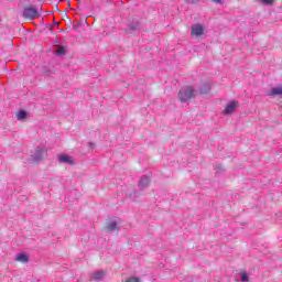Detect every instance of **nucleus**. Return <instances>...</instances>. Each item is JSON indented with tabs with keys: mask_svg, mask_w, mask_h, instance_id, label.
Wrapping results in <instances>:
<instances>
[{
	"mask_svg": "<svg viewBox=\"0 0 282 282\" xmlns=\"http://www.w3.org/2000/svg\"><path fill=\"white\" fill-rule=\"evenodd\" d=\"M192 98H195V89L193 86H185L178 93V99L181 102H188Z\"/></svg>",
	"mask_w": 282,
	"mask_h": 282,
	"instance_id": "nucleus-1",
	"label": "nucleus"
},
{
	"mask_svg": "<svg viewBox=\"0 0 282 282\" xmlns=\"http://www.w3.org/2000/svg\"><path fill=\"white\" fill-rule=\"evenodd\" d=\"M23 17H24V19H29V21H34V19H36V17H39V10H36L31 4H29V6L24 7Z\"/></svg>",
	"mask_w": 282,
	"mask_h": 282,
	"instance_id": "nucleus-2",
	"label": "nucleus"
},
{
	"mask_svg": "<svg viewBox=\"0 0 282 282\" xmlns=\"http://www.w3.org/2000/svg\"><path fill=\"white\" fill-rule=\"evenodd\" d=\"M204 32H206V30L204 29V26L202 24L192 25V36L193 37L199 39V36H204Z\"/></svg>",
	"mask_w": 282,
	"mask_h": 282,
	"instance_id": "nucleus-3",
	"label": "nucleus"
},
{
	"mask_svg": "<svg viewBox=\"0 0 282 282\" xmlns=\"http://www.w3.org/2000/svg\"><path fill=\"white\" fill-rule=\"evenodd\" d=\"M238 107H239V101H231L226 106L225 113L227 116H230L231 113H235V111H237Z\"/></svg>",
	"mask_w": 282,
	"mask_h": 282,
	"instance_id": "nucleus-4",
	"label": "nucleus"
},
{
	"mask_svg": "<svg viewBox=\"0 0 282 282\" xmlns=\"http://www.w3.org/2000/svg\"><path fill=\"white\" fill-rule=\"evenodd\" d=\"M106 228H107V230H110L111 232H118V230H120V229L118 228V223H116V221H110V223H108V224L106 225Z\"/></svg>",
	"mask_w": 282,
	"mask_h": 282,
	"instance_id": "nucleus-5",
	"label": "nucleus"
},
{
	"mask_svg": "<svg viewBox=\"0 0 282 282\" xmlns=\"http://www.w3.org/2000/svg\"><path fill=\"white\" fill-rule=\"evenodd\" d=\"M15 260L20 263H28L30 261V257H28L25 253H20Z\"/></svg>",
	"mask_w": 282,
	"mask_h": 282,
	"instance_id": "nucleus-6",
	"label": "nucleus"
},
{
	"mask_svg": "<svg viewBox=\"0 0 282 282\" xmlns=\"http://www.w3.org/2000/svg\"><path fill=\"white\" fill-rule=\"evenodd\" d=\"M104 276H105V271H98L91 275V279L93 281H102Z\"/></svg>",
	"mask_w": 282,
	"mask_h": 282,
	"instance_id": "nucleus-7",
	"label": "nucleus"
},
{
	"mask_svg": "<svg viewBox=\"0 0 282 282\" xmlns=\"http://www.w3.org/2000/svg\"><path fill=\"white\" fill-rule=\"evenodd\" d=\"M59 162H64L66 164H74V159L69 155H62L59 156Z\"/></svg>",
	"mask_w": 282,
	"mask_h": 282,
	"instance_id": "nucleus-8",
	"label": "nucleus"
},
{
	"mask_svg": "<svg viewBox=\"0 0 282 282\" xmlns=\"http://www.w3.org/2000/svg\"><path fill=\"white\" fill-rule=\"evenodd\" d=\"M17 118L18 120H25V118H28V112H25V110H20L17 112Z\"/></svg>",
	"mask_w": 282,
	"mask_h": 282,
	"instance_id": "nucleus-9",
	"label": "nucleus"
},
{
	"mask_svg": "<svg viewBox=\"0 0 282 282\" xmlns=\"http://www.w3.org/2000/svg\"><path fill=\"white\" fill-rule=\"evenodd\" d=\"M270 96H282V88H272L270 90Z\"/></svg>",
	"mask_w": 282,
	"mask_h": 282,
	"instance_id": "nucleus-10",
	"label": "nucleus"
},
{
	"mask_svg": "<svg viewBox=\"0 0 282 282\" xmlns=\"http://www.w3.org/2000/svg\"><path fill=\"white\" fill-rule=\"evenodd\" d=\"M140 185H141V186H149V177L142 176V177L140 178Z\"/></svg>",
	"mask_w": 282,
	"mask_h": 282,
	"instance_id": "nucleus-11",
	"label": "nucleus"
},
{
	"mask_svg": "<svg viewBox=\"0 0 282 282\" xmlns=\"http://www.w3.org/2000/svg\"><path fill=\"white\" fill-rule=\"evenodd\" d=\"M55 54H56L57 56H61V55L65 54V46H59V47L56 50Z\"/></svg>",
	"mask_w": 282,
	"mask_h": 282,
	"instance_id": "nucleus-12",
	"label": "nucleus"
},
{
	"mask_svg": "<svg viewBox=\"0 0 282 282\" xmlns=\"http://www.w3.org/2000/svg\"><path fill=\"white\" fill-rule=\"evenodd\" d=\"M240 276H241V281L248 282V273L247 272H241Z\"/></svg>",
	"mask_w": 282,
	"mask_h": 282,
	"instance_id": "nucleus-13",
	"label": "nucleus"
},
{
	"mask_svg": "<svg viewBox=\"0 0 282 282\" xmlns=\"http://www.w3.org/2000/svg\"><path fill=\"white\" fill-rule=\"evenodd\" d=\"M126 282H140V278L131 276V278H128Z\"/></svg>",
	"mask_w": 282,
	"mask_h": 282,
	"instance_id": "nucleus-14",
	"label": "nucleus"
},
{
	"mask_svg": "<svg viewBox=\"0 0 282 282\" xmlns=\"http://www.w3.org/2000/svg\"><path fill=\"white\" fill-rule=\"evenodd\" d=\"M260 3H263L264 6H270L272 3H274V0H259Z\"/></svg>",
	"mask_w": 282,
	"mask_h": 282,
	"instance_id": "nucleus-15",
	"label": "nucleus"
},
{
	"mask_svg": "<svg viewBox=\"0 0 282 282\" xmlns=\"http://www.w3.org/2000/svg\"><path fill=\"white\" fill-rule=\"evenodd\" d=\"M210 90V87L206 86V89L205 90H200V94H206V91H209Z\"/></svg>",
	"mask_w": 282,
	"mask_h": 282,
	"instance_id": "nucleus-16",
	"label": "nucleus"
},
{
	"mask_svg": "<svg viewBox=\"0 0 282 282\" xmlns=\"http://www.w3.org/2000/svg\"><path fill=\"white\" fill-rule=\"evenodd\" d=\"M214 3H221V0H212Z\"/></svg>",
	"mask_w": 282,
	"mask_h": 282,
	"instance_id": "nucleus-17",
	"label": "nucleus"
}]
</instances>
